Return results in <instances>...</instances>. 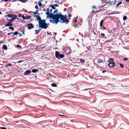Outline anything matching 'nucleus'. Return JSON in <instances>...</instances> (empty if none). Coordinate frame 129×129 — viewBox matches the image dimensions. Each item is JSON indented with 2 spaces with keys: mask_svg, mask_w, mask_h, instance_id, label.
<instances>
[{
  "mask_svg": "<svg viewBox=\"0 0 129 129\" xmlns=\"http://www.w3.org/2000/svg\"><path fill=\"white\" fill-rule=\"evenodd\" d=\"M67 16L65 15L63 16L62 15L61 13L59 14L57 13L56 16L54 20H49L51 23H55L57 24L59 22H60L61 23H65L66 22L67 23L69 22V20L66 19Z\"/></svg>",
  "mask_w": 129,
  "mask_h": 129,
  "instance_id": "f257e3e1",
  "label": "nucleus"
},
{
  "mask_svg": "<svg viewBox=\"0 0 129 129\" xmlns=\"http://www.w3.org/2000/svg\"><path fill=\"white\" fill-rule=\"evenodd\" d=\"M35 17L37 18V20L39 21V27L41 28L46 29L48 27L47 24L46 23L45 19L41 20V17L39 16L36 15Z\"/></svg>",
  "mask_w": 129,
  "mask_h": 129,
  "instance_id": "f03ea898",
  "label": "nucleus"
},
{
  "mask_svg": "<svg viewBox=\"0 0 129 129\" xmlns=\"http://www.w3.org/2000/svg\"><path fill=\"white\" fill-rule=\"evenodd\" d=\"M47 12H46V14L48 15L50 18L54 20L56 16V14H54L53 13H50L49 12V9L47 8Z\"/></svg>",
  "mask_w": 129,
  "mask_h": 129,
  "instance_id": "7ed1b4c3",
  "label": "nucleus"
},
{
  "mask_svg": "<svg viewBox=\"0 0 129 129\" xmlns=\"http://www.w3.org/2000/svg\"><path fill=\"white\" fill-rule=\"evenodd\" d=\"M55 57L58 59H59L60 58H62L64 56L63 55L60 54L57 51L55 52Z\"/></svg>",
  "mask_w": 129,
  "mask_h": 129,
  "instance_id": "20e7f679",
  "label": "nucleus"
},
{
  "mask_svg": "<svg viewBox=\"0 0 129 129\" xmlns=\"http://www.w3.org/2000/svg\"><path fill=\"white\" fill-rule=\"evenodd\" d=\"M27 26L28 29H30L33 28L34 27V26L31 23H30L28 24Z\"/></svg>",
  "mask_w": 129,
  "mask_h": 129,
  "instance_id": "39448f33",
  "label": "nucleus"
},
{
  "mask_svg": "<svg viewBox=\"0 0 129 129\" xmlns=\"http://www.w3.org/2000/svg\"><path fill=\"white\" fill-rule=\"evenodd\" d=\"M65 52L66 54H70L71 53V49L70 48L66 49L65 50Z\"/></svg>",
  "mask_w": 129,
  "mask_h": 129,
  "instance_id": "423d86ee",
  "label": "nucleus"
},
{
  "mask_svg": "<svg viewBox=\"0 0 129 129\" xmlns=\"http://www.w3.org/2000/svg\"><path fill=\"white\" fill-rule=\"evenodd\" d=\"M108 65L110 68L113 67L115 66V63L114 62H109Z\"/></svg>",
  "mask_w": 129,
  "mask_h": 129,
  "instance_id": "0eeeda50",
  "label": "nucleus"
},
{
  "mask_svg": "<svg viewBox=\"0 0 129 129\" xmlns=\"http://www.w3.org/2000/svg\"><path fill=\"white\" fill-rule=\"evenodd\" d=\"M31 71L30 70H27L25 71V72L24 73V75H27L31 73Z\"/></svg>",
  "mask_w": 129,
  "mask_h": 129,
  "instance_id": "6e6552de",
  "label": "nucleus"
},
{
  "mask_svg": "<svg viewBox=\"0 0 129 129\" xmlns=\"http://www.w3.org/2000/svg\"><path fill=\"white\" fill-rule=\"evenodd\" d=\"M8 23L6 24L5 25V26H12L13 24L12 23H10L9 22H8Z\"/></svg>",
  "mask_w": 129,
  "mask_h": 129,
  "instance_id": "1a4fd4ad",
  "label": "nucleus"
},
{
  "mask_svg": "<svg viewBox=\"0 0 129 129\" xmlns=\"http://www.w3.org/2000/svg\"><path fill=\"white\" fill-rule=\"evenodd\" d=\"M108 61L109 62H109H114L113 59L112 58H109Z\"/></svg>",
  "mask_w": 129,
  "mask_h": 129,
  "instance_id": "9d476101",
  "label": "nucleus"
},
{
  "mask_svg": "<svg viewBox=\"0 0 129 129\" xmlns=\"http://www.w3.org/2000/svg\"><path fill=\"white\" fill-rule=\"evenodd\" d=\"M12 33L13 34V36H14L16 35H17L18 34V32L17 31H16L15 32H12Z\"/></svg>",
  "mask_w": 129,
  "mask_h": 129,
  "instance_id": "9b49d317",
  "label": "nucleus"
},
{
  "mask_svg": "<svg viewBox=\"0 0 129 129\" xmlns=\"http://www.w3.org/2000/svg\"><path fill=\"white\" fill-rule=\"evenodd\" d=\"M14 17L13 16L11 19L13 21L15 20V19L17 17V16L16 15H14Z\"/></svg>",
  "mask_w": 129,
  "mask_h": 129,
  "instance_id": "f8f14e48",
  "label": "nucleus"
},
{
  "mask_svg": "<svg viewBox=\"0 0 129 129\" xmlns=\"http://www.w3.org/2000/svg\"><path fill=\"white\" fill-rule=\"evenodd\" d=\"M103 62V60H102L101 59H98V62H97V63H100L102 62Z\"/></svg>",
  "mask_w": 129,
  "mask_h": 129,
  "instance_id": "ddd939ff",
  "label": "nucleus"
},
{
  "mask_svg": "<svg viewBox=\"0 0 129 129\" xmlns=\"http://www.w3.org/2000/svg\"><path fill=\"white\" fill-rule=\"evenodd\" d=\"M35 34L37 35L39 33L40 31V30H35Z\"/></svg>",
  "mask_w": 129,
  "mask_h": 129,
  "instance_id": "4468645a",
  "label": "nucleus"
},
{
  "mask_svg": "<svg viewBox=\"0 0 129 129\" xmlns=\"http://www.w3.org/2000/svg\"><path fill=\"white\" fill-rule=\"evenodd\" d=\"M39 71V70L38 69H34L33 70H32V72L33 73H35L37 71Z\"/></svg>",
  "mask_w": 129,
  "mask_h": 129,
  "instance_id": "2eb2a0df",
  "label": "nucleus"
},
{
  "mask_svg": "<svg viewBox=\"0 0 129 129\" xmlns=\"http://www.w3.org/2000/svg\"><path fill=\"white\" fill-rule=\"evenodd\" d=\"M104 21L103 20H102L101 21L100 23V26L101 27H102V26L103 25V23L104 22Z\"/></svg>",
  "mask_w": 129,
  "mask_h": 129,
  "instance_id": "dca6fc26",
  "label": "nucleus"
},
{
  "mask_svg": "<svg viewBox=\"0 0 129 129\" xmlns=\"http://www.w3.org/2000/svg\"><path fill=\"white\" fill-rule=\"evenodd\" d=\"M12 66V64L11 63H9L7 65H6L5 66V67L7 68L8 66Z\"/></svg>",
  "mask_w": 129,
  "mask_h": 129,
  "instance_id": "f3484780",
  "label": "nucleus"
},
{
  "mask_svg": "<svg viewBox=\"0 0 129 129\" xmlns=\"http://www.w3.org/2000/svg\"><path fill=\"white\" fill-rule=\"evenodd\" d=\"M122 3V2L121 1L118 3L116 5V8H117L118 7V6L120 4H121Z\"/></svg>",
  "mask_w": 129,
  "mask_h": 129,
  "instance_id": "a211bd4d",
  "label": "nucleus"
},
{
  "mask_svg": "<svg viewBox=\"0 0 129 129\" xmlns=\"http://www.w3.org/2000/svg\"><path fill=\"white\" fill-rule=\"evenodd\" d=\"M14 15L13 14H8L7 15L8 16L9 18H11L13 17V16H14Z\"/></svg>",
  "mask_w": 129,
  "mask_h": 129,
  "instance_id": "6ab92c4d",
  "label": "nucleus"
},
{
  "mask_svg": "<svg viewBox=\"0 0 129 129\" xmlns=\"http://www.w3.org/2000/svg\"><path fill=\"white\" fill-rule=\"evenodd\" d=\"M38 4L39 6L41 7L42 5V4L41 2V1L40 0L38 2Z\"/></svg>",
  "mask_w": 129,
  "mask_h": 129,
  "instance_id": "aec40b11",
  "label": "nucleus"
},
{
  "mask_svg": "<svg viewBox=\"0 0 129 129\" xmlns=\"http://www.w3.org/2000/svg\"><path fill=\"white\" fill-rule=\"evenodd\" d=\"M3 49L5 50H6L7 48V46L6 45H4L3 46Z\"/></svg>",
  "mask_w": 129,
  "mask_h": 129,
  "instance_id": "412c9836",
  "label": "nucleus"
},
{
  "mask_svg": "<svg viewBox=\"0 0 129 129\" xmlns=\"http://www.w3.org/2000/svg\"><path fill=\"white\" fill-rule=\"evenodd\" d=\"M18 1L24 3H25L27 1V0H18Z\"/></svg>",
  "mask_w": 129,
  "mask_h": 129,
  "instance_id": "4be33fe9",
  "label": "nucleus"
},
{
  "mask_svg": "<svg viewBox=\"0 0 129 129\" xmlns=\"http://www.w3.org/2000/svg\"><path fill=\"white\" fill-rule=\"evenodd\" d=\"M51 86L53 87H56L57 86V85L55 83H53L51 84Z\"/></svg>",
  "mask_w": 129,
  "mask_h": 129,
  "instance_id": "5701e85b",
  "label": "nucleus"
},
{
  "mask_svg": "<svg viewBox=\"0 0 129 129\" xmlns=\"http://www.w3.org/2000/svg\"><path fill=\"white\" fill-rule=\"evenodd\" d=\"M9 29L12 30H14V28L13 27H12L11 26H10V27H9Z\"/></svg>",
  "mask_w": 129,
  "mask_h": 129,
  "instance_id": "b1692460",
  "label": "nucleus"
},
{
  "mask_svg": "<svg viewBox=\"0 0 129 129\" xmlns=\"http://www.w3.org/2000/svg\"><path fill=\"white\" fill-rule=\"evenodd\" d=\"M31 18V17L29 16H27L25 17L26 19H30Z\"/></svg>",
  "mask_w": 129,
  "mask_h": 129,
  "instance_id": "393cba45",
  "label": "nucleus"
},
{
  "mask_svg": "<svg viewBox=\"0 0 129 129\" xmlns=\"http://www.w3.org/2000/svg\"><path fill=\"white\" fill-rule=\"evenodd\" d=\"M38 12V10H37L35 12H34L33 13L34 15H35L36 14H37Z\"/></svg>",
  "mask_w": 129,
  "mask_h": 129,
  "instance_id": "a878e982",
  "label": "nucleus"
},
{
  "mask_svg": "<svg viewBox=\"0 0 129 129\" xmlns=\"http://www.w3.org/2000/svg\"><path fill=\"white\" fill-rule=\"evenodd\" d=\"M127 18V17L126 16H125L123 17V19L124 20H125Z\"/></svg>",
  "mask_w": 129,
  "mask_h": 129,
  "instance_id": "bb28decb",
  "label": "nucleus"
},
{
  "mask_svg": "<svg viewBox=\"0 0 129 129\" xmlns=\"http://www.w3.org/2000/svg\"><path fill=\"white\" fill-rule=\"evenodd\" d=\"M16 47H17L18 48H21V46L18 44L16 46Z\"/></svg>",
  "mask_w": 129,
  "mask_h": 129,
  "instance_id": "cd10ccee",
  "label": "nucleus"
},
{
  "mask_svg": "<svg viewBox=\"0 0 129 129\" xmlns=\"http://www.w3.org/2000/svg\"><path fill=\"white\" fill-rule=\"evenodd\" d=\"M117 0H114V1H112V3H113L112 4L113 5H115V3L117 2Z\"/></svg>",
  "mask_w": 129,
  "mask_h": 129,
  "instance_id": "c85d7f7f",
  "label": "nucleus"
},
{
  "mask_svg": "<svg viewBox=\"0 0 129 129\" xmlns=\"http://www.w3.org/2000/svg\"><path fill=\"white\" fill-rule=\"evenodd\" d=\"M119 65L120 67L122 68H123V65L121 63L119 64Z\"/></svg>",
  "mask_w": 129,
  "mask_h": 129,
  "instance_id": "c756f323",
  "label": "nucleus"
},
{
  "mask_svg": "<svg viewBox=\"0 0 129 129\" xmlns=\"http://www.w3.org/2000/svg\"><path fill=\"white\" fill-rule=\"evenodd\" d=\"M80 61L82 63H84L85 62V60H84L82 59H80Z\"/></svg>",
  "mask_w": 129,
  "mask_h": 129,
  "instance_id": "7c9ffc66",
  "label": "nucleus"
},
{
  "mask_svg": "<svg viewBox=\"0 0 129 129\" xmlns=\"http://www.w3.org/2000/svg\"><path fill=\"white\" fill-rule=\"evenodd\" d=\"M13 21L11 19H10L8 20V22H9V23H12Z\"/></svg>",
  "mask_w": 129,
  "mask_h": 129,
  "instance_id": "2f4dec72",
  "label": "nucleus"
},
{
  "mask_svg": "<svg viewBox=\"0 0 129 129\" xmlns=\"http://www.w3.org/2000/svg\"><path fill=\"white\" fill-rule=\"evenodd\" d=\"M51 7H52V8L53 9H55V6H54L53 5H51Z\"/></svg>",
  "mask_w": 129,
  "mask_h": 129,
  "instance_id": "473e14b6",
  "label": "nucleus"
},
{
  "mask_svg": "<svg viewBox=\"0 0 129 129\" xmlns=\"http://www.w3.org/2000/svg\"><path fill=\"white\" fill-rule=\"evenodd\" d=\"M128 58H124L123 59V60L124 61H127L128 60Z\"/></svg>",
  "mask_w": 129,
  "mask_h": 129,
  "instance_id": "72a5a7b5",
  "label": "nucleus"
},
{
  "mask_svg": "<svg viewBox=\"0 0 129 129\" xmlns=\"http://www.w3.org/2000/svg\"><path fill=\"white\" fill-rule=\"evenodd\" d=\"M35 9H38V6L37 5H36L35 7Z\"/></svg>",
  "mask_w": 129,
  "mask_h": 129,
  "instance_id": "f704fd0d",
  "label": "nucleus"
},
{
  "mask_svg": "<svg viewBox=\"0 0 129 129\" xmlns=\"http://www.w3.org/2000/svg\"><path fill=\"white\" fill-rule=\"evenodd\" d=\"M0 128H1V129H7L5 127H0Z\"/></svg>",
  "mask_w": 129,
  "mask_h": 129,
  "instance_id": "c9c22d12",
  "label": "nucleus"
},
{
  "mask_svg": "<svg viewBox=\"0 0 129 129\" xmlns=\"http://www.w3.org/2000/svg\"><path fill=\"white\" fill-rule=\"evenodd\" d=\"M22 18L23 19H26L25 18V17H24V16L23 15L22 16Z\"/></svg>",
  "mask_w": 129,
  "mask_h": 129,
  "instance_id": "e433bc0d",
  "label": "nucleus"
},
{
  "mask_svg": "<svg viewBox=\"0 0 129 129\" xmlns=\"http://www.w3.org/2000/svg\"><path fill=\"white\" fill-rule=\"evenodd\" d=\"M101 35H102L103 37H104L105 36V35L104 33H101Z\"/></svg>",
  "mask_w": 129,
  "mask_h": 129,
  "instance_id": "4c0bfd02",
  "label": "nucleus"
},
{
  "mask_svg": "<svg viewBox=\"0 0 129 129\" xmlns=\"http://www.w3.org/2000/svg\"><path fill=\"white\" fill-rule=\"evenodd\" d=\"M21 32H22L23 35H25L24 31H22Z\"/></svg>",
  "mask_w": 129,
  "mask_h": 129,
  "instance_id": "58836bf2",
  "label": "nucleus"
},
{
  "mask_svg": "<svg viewBox=\"0 0 129 129\" xmlns=\"http://www.w3.org/2000/svg\"><path fill=\"white\" fill-rule=\"evenodd\" d=\"M22 62V60H19V61H18V62H17V63H20L21 62Z\"/></svg>",
  "mask_w": 129,
  "mask_h": 129,
  "instance_id": "ea45409f",
  "label": "nucleus"
},
{
  "mask_svg": "<svg viewBox=\"0 0 129 129\" xmlns=\"http://www.w3.org/2000/svg\"><path fill=\"white\" fill-rule=\"evenodd\" d=\"M54 6L55 7H58L59 6V5L57 4H56L54 5Z\"/></svg>",
  "mask_w": 129,
  "mask_h": 129,
  "instance_id": "a19ab883",
  "label": "nucleus"
},
{
  "mask_svg": "<svg viewBox=\"0 0 129 129\" xmlns=\"http://www.w3.org/2000/svg\"><path fill=\"white\" fill-rule=\"evenodd\" d=\"M22 15V14H19V15L18 16L19 17H20Z\"/></svg>",
  "mask_w": 129,
  "mask_h": 129,
  "instance_id": "79ce46f5",
  "label": "nucleus"
},
{
  "mask_svg": "<svg viewBox=\"0 0 129 129\" xmlns=\"http://www.w3.org/2000/svg\"><path fill=\"white\" fill-rule=\"evenodd\" d=\"M92 8L94 9H96V7L95 6H92Z\"/></svg>",
  "mask_w": 129,
  "mask_h": 129,
  "instance_id": "37998d69",
  "label": "nucleus"
},
{
  "mask_svg": "<svg viewBox=\"0 0 129 129\" xmlns=\"http://www.w3.org/2000/svg\"><path fill=\"white\" fill-rule=\"evenodd\" d=\"M2 1H4L5 2H7L8 1V0H2Z\"/></svg>",
  "mask_w": 129,
  "mask_h": 129,
  "instance_id": "c03bdc74",
  "label": "nucleus"
},
{
  "mask_svg": "<svg viewBox=\"0 0 129 129\" xmlns=\"http://www.w3.org/2000/svg\"><path fill=\"white\" fill-rule=\"evenodd\" d=\"M64 11H66L67 10V9L66 8H65L64 9Z\"/></svg>",
  "mask_w": 129,
  "mask_h": 129,
  "instance_id": "a18cd8bd",
  "label": "nucleus"
},
{
  "mask_svg": "<svg viewBox=\"0 0 129 129\" xmlns=\"http://www.w3.org/2000/svg\"><path fill=\"white\" fill-rule=\"evenodd\" d=\"M68 17H71V15L70 14H69L68 15Z\"/></svg>",
  "mask_w": 129,
  "mask_h": 129,
  "instance_id": "49530a36",
  "label": "nucleus"
},
{
  "mask_svg": "<svg viewBox=\"0 0 129 129\" xmlns=\"http://www.w3.org/2000/svg\"><path fill=\"white\" fill-rule=\"evenodd\" d=\"M57 10H55L54 12V13H55L56 12H57Z\"/></svg>",
  "mask_w": 129,
  "mask_h": 129,
  "instance_id": "de8ad7c7",
  "label": "nucleus"
},
{
  "mask_svg": "<svg viewBox=\"0 0 129 129\" xmlns=\"http://www.w3.org/2000/svg\"><path fill=\"white\" fill-rule=\"evenodd\" d=\"M60 115L61 116H65V117H66V118H67V117L65 116V115Z\"/></svg>",
  "mask_w": 129,
  "mask_h": 129,
  "instance_id": "09e8293b",
  "label": "nucleus"
},
{
  "mask_svg": "<svg viewBox=\"0 0 129 129\" xmlns=\"http://www.w3.org/2000/svg\"><path fill=\"white\" fill-rule=\"evenodd\" d=\"M11 34H12V32L11 33H8L7 34L8 35H9Z\"/></svg>",
  "mask_w": 129,
  "mask_h": 129,
  "instance_id": "8fccbe9b",
  "label": "nucleus"
},
{
  "mask_svg": "<svg viewBox=\"0 0 129 129\" xmlns=\"http://www.w3.org/2000/svg\"><path fill=\"white\" fill-rule=\"evenodd\" d=\"M105 72H106V71H105V70H104L102 71V72L103 73H104Z\"/></svg>",
  "mask_w": 129,
  "mask_h": 129,
  "instance_id": "3c124183",
  "label": "nucleus"
},
{
  "mask_svg": "<svg viewBox=\"0 0 129 129\" xmlns=\"http://www.w3.org/2000/svg\"><path fill=\"white\" fill-rule=\"evenodd\" d=\"M77 19H75V23L76 22H77Z\"/></svg>",
  "mask_w": 129,
  "mask_h": 129,
  "instance_id": "603ef678",
  "label": "nucleus"
},
{
  "mask_svg": "<svg viewBox=\"0 0 129 129\" xmlns=\"http://www.w3.org/2000/svg\"><path fill=\"white\" fill-rule=\"evenodd\" d=\"M103 28L105 29H106V27H104V26H103Z\"/></svg>",
  "mask_w": 129,
  "mask_h": 129,
  "instance_id": "864d4df0",
  "label": "nucleus"
},
{
  "mask_svg": "<svg viewBox=\"0 0 129 129\" xmlns=\"http://www.w3.org/2000/svg\"><path fill=\"white\" fill-rule=\"evenodd\" d=\"M47 34L48 35H50V33H48V32H47Z\"/></svg>",
  "mask_w": 129,
  "mask_h": 129,
  "instance_id": "5fc2aeb1",
  "label": "nucleus"
},
{
  "mask_svg": "<svg viewBox=\"0 0 129 129\" xmlns=\"http://www.w3.org/2000/svg\"><path fill=\"white\" fill-rule=\"evenodd\" d=\"M126 2H129V0H126Z\"/></svg>",
  "mask_w": 129,
  "mask_h": 129,
  "instance_id": "6e6d98bb",
  "label": "nucleus"
},
{
  "mask_svg": "<svg viewBox=\"0 0 129 129\" xmlns=\"http://www.w3.org/2000/svg\"><path fill=\"white\" fill-rule=\"evenodd\" d=\"M94 10H93V11H92L91 12V13H93L94 12Z\"/></svg>",
  "mask_w": 129,
  "mask_h": 129,
  "instance_id": "4d7b16f0",
  "label": "nucleus"
},
{
  "mask_svg": "<svg viewBox=\"0 0 129 129\" xmlns=\"http://www.w3.org/2000/svg\"><path fill=\"white\" fill-rule=\"evenodd\" d=\"M55 2L56 3H58V1H55Z\"/></svg>",
  "mask_w": 129,
  "mask_h": 129,
  "instance_id": "13d9d810",
  "label": "nucleus"
},
{
  "mask_svg": "<svg viewBox=\"0 0 129 129\" xmlns=\"http://www.w3.org/2000/svg\"><path fill=\"white\" fill-rule=\"evenodd\" d=\"M52 9H51L50 10V12L51 13L52 12Z\"/></svg>",
  "mask_w": 129,
  "mask_h": 129,
  "instance_id": "bf43d9fd",
  "label": "nucleus"
},
{
  "mask_svg": "<svg viewBox=\"0 0 129 129\" xmlns=\"http://www.w3.org/2000/svg\"><path fill=\"white\" fill-rule=\"evenodd\" d=\"M37 14L39 16L40 15V14L39 13H38Z\"/></svg>",
  "mask_w": 129,
  "mask_h": 129,
  "instance_id": "052dcab7",
  "label": "nucleus"
},
{
  "mask_svg": "<svg viewBox=\"0 0 129 129\" xmlns=\"http://www.w3.org/2000/svg\"><path fill=\"white\" fill-rule=\"evenodd\" d=\"M57 33H55L54 34L55 35H56L57 34Z\"/></svg>",
  "mask_w": 129,
  "mask_h": 129,
  "instance_id": "680f3d73",
  "label": "nucleus"
},
{
  "mask_svg": "<svg viewBox=\"0 0 129 129\" xmlns=\"http://www.w3.org/2000/svg\"><path fill=\"white\" fill-rule=\"evenodd\" d=\"M2 13L1 12H0V15L2 14Z\"/></svg>",
  "mask_w": 129,
  "mask_h": 129,
  "instance_id": "e2e57ef3",
  "label": "nucleus"
},
{
  "mask_svg": "<svg viewBox=\"0 0 129 129\" xmlns=\"http://www.w3.org/2000/svg\"><path fill=\"white\" fill-rule=\"evenodd\" d=\"M3 42V41H1L0 42V43H2Z\"/></svg>",
  "mask_w": 129,
  "mask_h": 129,
  "instance_id": "0e129e2a",
  "label": "nucleus"
},
{
  "mask_svg": "<svg viewBox=\"0 0 129 129\" xmlns=\"http://www.w3.org/2000/svg\"><path fill=\"white\" fill-rule=\"evenodd\" d=\"M109 3V1L108 2H107V4L108 3Z\"/></svg>",
  "mask_w": 129,
  "mask_h": 129,
  "instance_id": "69168bd1",
  "label": "nucleus"
},
{
  "mask_svg": "<svg viewBox=\"0 0 129 129\" xmlns=\"http://www.w3.org/2000/svg\"><path fill=\"white\" fill-rule=\"evenodd\" d=\"M14 1H17V0H14Z\"/></svg>",
  "mask_w": 129,
  "mask_h": 129,
  "instance_id": "338daca9",
  "label": "nucleus"
},
{
  "mask_svg": "<svg viewBox=\"0 0 129 129\" xmlns=\"http://www.w3.org/2000/svg\"><path fill=\"white\" fill-rule=\"evenodd\" d=\"M81 36H82V37H83V35L82 34H81Z\"/></svg>",
  "mask_w": 129,
  "mask_h": 129,
  "instance_id": "774afa93",
  "label": "nucleus"
}]
</instances>
